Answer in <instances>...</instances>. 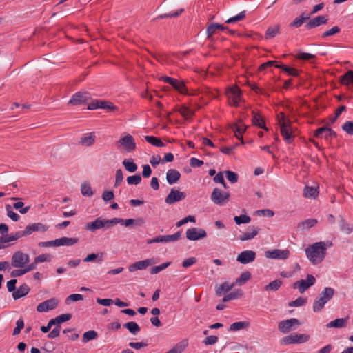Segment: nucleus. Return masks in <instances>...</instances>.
Wrapping results in <instances>:
<instances>
[{
  "mask_svg": "<svg viewBox=\"0 0 353 353\" xmlns=\"http://www.w3.org/2000/svg\"><path fill=\"white\" fill-rule=\"evenodd\" d=\"M305 254L310 261L316 265L323 261L326 254L325 242H316L305 249Z\"/></svg>",
  "mask_w": 353,
  "mask_h": 353,
  "instance_id": "f257e3e1",
  "label": "nucleus"
},
{
  "mask_svg": "<svg viewBox=\"0 0 353 353\" xmlns=\"http://www.w3.org/2000/svg\"><path fill=\"white\" fill-rule=\"evenodd\" d=\"M280 123V130L282 137L288 143H292L294 141V137L290 132V123H288L285 121V116L284 113L281 112L279 116Z\"/></svg>",
  "mask_w": 353,
  "mask_h": 353,
  "instance_id": "f03ea898",
  "label": "nucleus"
},
{
  "mask_svg": "<svg viewBox=\"0 0 353 353\" xmlns=\"http://www.w3.org/2000/svg\"><path fill=\"white\" fill-rule=\"evenodd\" d=\"M30 261V256L21 251L14 252L11 259V265L14 268H23Z\"/></svg>",
  "mask_w": 353,
  "mask_h": 353,
  "instance_id": "7ed1b4c3",
  "label": "nucleus"
},
{
  "mask_svg": "<svg viewBox=\"0 0 353 353\" xmlns=\"http://www.w3.org/2000/svg\"><path fill=\"white\" fill-rule=\"evenodd\" d=\"M230 194L228 192L221 191L219 188H215L211 194L212 201L218 205H225L230 199Z\"/></svg>",
  "mask_w": 353,
  "mask_h": 353,
  "instance_id": "20e7f679",
  "label": "nucleus"
},
{
  "mask_svg": "<svg viewBox=\"0 0 353 353\" xmlns=\"http://www.w3.org/2000/svg\"><path fill=\"white\" fill-rule=\"evenodd\" d=\"M316 282L315 277L312 274H307L306 280L301 279L293 283L294 288H298L300 293H303L306 290L312 286Z\"/></svg>",
  "mask_w": 353,
  "mask_h": 353,
  "instance_id": "39448f33",
  "label": "nucleus"
},
{
  "mask_svg": "<svg viewBox=\"0 0 353 353\" xmlns=\"http://www.w3.org/2000/svg\"><path fill=\"white\" fill-rule=\"evenodd\" d=\"M90 99L89 92H77L72 96L68 103L72 105H81L87 103Z\"/></svg>",
  "mask_w": 353,
  "mask_h": 353,
  "instance_id": "423d86ee",
  "label": "nucleus"
},
{
  "mask_svg": "<svg viewBox=\"0 0 353 353\" xmlns=\"http://www.w3.org/2000/svg\"><path fill=\"white\" fill-rule=\"evenodd\" d=\"M161 80L171 85L176 90L180 93L188 94V89L184 82L179 81L174 78L169 77L167 76L161 77Z\"/></svg>",
  "mask_w": 353,
  "mask_h": 353,
  "instance_id": "0eeeda50",
  "label": "nucleus"
},
{
  "mask_svg": "<svg viewBox=\"0 0 353 353\" xmlns=\"http://www.w3.org/2000/svg\"><path fill=\"white\" fill-rule=\"evenodd\" d=\"M310 339V336L303 334H290L283 338L282 341L285 345L303 343L307 342Z\"/></svg>",
  "mask_w": 353,
  "mask_h": 353,
  "instance_id": "6e6552de",
  "label": "nucleus"
},
{
  "mask_svg": "<svg viewBox=\"0 0 353 353\" xmlns=\"http://www.w3.org/2000/svg\"><path fill=\"white\" fill-rule=\"evenodd\" d=\"M299 325L301 323L297 319L292 318L280 321L278 324V329L281 332L285 334L289 332L294 326Z\"/></svg>",
  "mask_w": 353,
  "mask_h": 353,
  "instance_id": "1a4fd4ad",
  "label": "nucleus"
},
{
  "mask_svg": "<svg viewBox=\"0 0 353 353\" xmlns=\"http://www.w3.org/2000/svg\"><path fill=\"white\" fill-rule=\"evenodd\" d=\"M107 109L110 111L115 110L117 108L111 102H108L102 100H94L88 103V110H96V109Z\"/></svg>",
  "mask_w": 353,
  "mask_h": 353,
  "instance_id": "9d476101",
  "label": "nucleus"
},
{
  "mask_svg": "<svg viewBox=\"0 0 353 353\" xmlns=\"http://www.w3.org/2000/svg\"><path fill=\"white\" fill-rule=\"evenodd\" d=\"M58 304V299L53 297L40 303L37 307V311L39 312H46L55 309Z\"/></svg>",
  "mask_w": 353,
  "mask_h": 353,
  "instance_id": "9b49d317",
  "label": "nucleus"
},
{
  "mask_svg": "<svg viewBox=\"0 0 353 353\" xmlns=\"http://www.w3.org/2000/svg\"><path fill=\"white\" fill-rule=\"evenodd\" d=\"M290 254V253L288 250L274 249L265 252V256L266 258L273 259H287Z\"/></svg>",
  "mask_w": 353,
  "mask_h": 353,
  "instance_id": "f8f14e48",
  "label": "nucleus"
},
{
  "mask_svg": "<svg viewBox=\"0 0 353 353\" xmlns=\"http://www.w3.org/2000/svg\"><path fill=\"white\" fill-rule=\"evenodd\" d=\"M127 152H131L136 149V143L133 137L129 134L121 137L118 141Z\"/></svg>",
  "mask_w": 353,
  "mask_h": 353,
  "instance_id": "ddd939ff",
  "label": "nucleus"
},
{
  "mask_svg": "<svg viewBox=\"0 0 353 353\" xmlns=\"http://www.w3.org/2000/svg\"><path fill=\"white\" fill-rule=\"evenodd\" d=\"M314 137L316 138H324L329 140L332 138L336 137V133L332 129L323 126L317 128L314 132Z\"/></svg>",
  "mask_w": 353,
  "mask_h": 353,
  "instance_id": "4468645a",
  "label": "nucleus"
},
{
  "mask_svg": "<svg viewBox=\"0 0 353 353\" xmlns=\"http://www.w3.org/2000/svg\"><path fill=\"white\" fill-rule=\"evenodd\" d=\"M181 235V232L178 231L177 232L172 235L158 236L154 239L148 240V243L151 244L154 243H168L171 241H176L180 239Z\"/></svg>",
  "mask_w": 353,
  "mask_h": 353,
  "instance_id": "2eb2a0df",
  "label": "nucleus"
},
{
  "mask_svg": "<svg viewBox=\"0 0 353 353\" xmlns=\"http://www.w3.org/2000/svg\"><path fill=\"white\" fill-rule=\"evenodd\" d=\"M186 238L190 241H197L207 236L205 230L201 228H192L186 231Z\"/></svg>",
  "mask_w": 353,
  "mask_h": 353,
  "instance_id": "dca6fc26",
  "label": "nucleus"
},
{
  "mask_svg": "<svg viewBox=\"0 0 353 353\" xmlns=\"http://www.w3.org/2000/svg\"><path fill=\"white\" fill-rule=\"evenodd\" d=\"M154 263H156V260L154 259H148L145 260H141L131 264L128 267V270L131 272H134L136 270H145L148 267Z\"/></svg>",
  "mask_w": 353,
  "mask_h": 353,
  "instance_id": "f3484780",
  "label": "nucleus"
},
{
  "mask_svg": "<svg viewBox=\"0 0 353 353\" xmlns=\"http://www.w3.org/2000/svg\"><path fill=\"white\" fill-rule=\"evenodd\" d=\"M185 197L186 194L185 192L172 188L165 197V201L167 204L171 205L184 199Z\"/></svg>",
  "mask_w": 353,
  "mask_h": 353,
  "instance_id": "a211bd4d",
  "label": "nucleus"
},
{
  "mask_svg": "<svg viewBox=\"0 0 353 353\" xmlns=\"http://www.w3.org/2000/svg\"><path fill=\"white\" fill-rule=\"evenodd\" d=\"M256 255L254 251L244 250L238 254L236 261L241 264H248L255 260Z\"/></svg>",
  "mask_w": 353,
  "mask_h": 353,
  "instance_id": "6ab92c4d",
  "label": "nucleus"
},
{
  "mask_svg": "<svg viewBox=\"0 0 353 353\" xmlns=\"http://www.w3.org/2000/svg\"><path fill=\"white\" fill-rule=\"evenodd\" d=\"M227 95L234 106H238L241 99V91L237 86L230 88L227 91Z\"/></svg>",
  "mask_w": 353,
  "mask_h": 353,
  "instance_id": "aec40b11",
  "label": "nucleus"
},
{
  "mask_svg": "<svg viewBox=\"0 0 353 353\" xmlns=\"http://www.w3.org/2000/svg\"><path fill=\"white\" fill-rule=\"evenodd\" d=\"M49 227L41 223H34L28 225L25 228V232L27 236L30 235L34 232H46L48 230Z\"/></svg>",
  "mask_w": 353,
  "mask_h": 353,
  "instance_id": "412c9836",
  "label": "nucleus"
},
{
  "mask_svg": "<svg viewBox=\"0 0 353 353\" xmlns=\"http://www.w3.org/2000/svg\"><path fill=\"white\" fill-rule=\"evenodd\" d=\"M328 21L327 16H318L310 20L305 26L307 29H312L322 24L327 23Z\"/></svg>",
  "mask_w": 353,
  "mask_h": 353,
  "instance_id": "4be33fe9",
  "label": "nucleus"
},
{
  "mask_svg": "<svg viewBox=\"0 0 353 353\" xmlns=\"http://www.w3.org/2000/svg\"><path fill=\"white\" fill-rule=\"evenodd\" d=\"M30 291V287L26 283L23 284L16 289V290L12 293V297L14 300H17L27 295Z\"/></svg>",
  "mask_w": 353,
  "mask_h": 353,
  "instance_id": "5701e85b",
  "label": "nucleus"
},
{
  "mask_svg": "<svg viewBox=\"0 0 353 353\" xmlns=\"http://www.w3.org/2000/svg\"><path fill=\"white\" fill-rule=\"evenodd\" d=\"M181 177V173L175 169H170L166 173V180L170 185L176 183Z\"/></svg>",
  "mask_w": 353,
  "mask_h": 353,
  "instance_id": "b1692460",
  "label": "nucleus"
},
{
  "mask_svg": "<svg viewBox=\"0 0 353 353\" xmlns=\"http://www.w3.org/2000/svg\"><path fill=\"white\" fill-rule=\"evenodd\" d=\"M228 30V27L224 26L221 24L215 23H210L207 27V29H206L207 37L208 38L211 37L213 34H214L216 33V30Z\"/></svg>",
  "mask_w": 353,
  "mask_h": 353,
  "instance_id": "393cba45",
  "label": "nucleus"
},
{
  "mask_svg": "<svg viewBox=\"0 0 353 353\" xmlns=\"http://www.w3.org/2000/svg\"><path fill=\"white\" fill-rule=\"evenodd\" d=\"M103 227H104L103 219H102L101 218H97L92 222L87 223L85 228L87 230L94 232V231L101 229Z\"/></svg>",
  "mask_w": 353,
  "mask_h": 353,
  "instance_id": "a878e982",
  "label": "nucleus"
},
{
  "mask_svg": "<svg viewBox=\"0 0 353 353\" xmlns=\"http://www.w3.org/2000/svg\"><path fill=\"white\" fill-rule=\"evenodd\" d=\"M72 318L71 314H62L59 316H57V317L50 319V325H60L61 323L66 322L69 320H70Z\"/></svg>",
  "mask_w": 353,
  "mask_h": 353,
  "instance_id": "bb28decb",
  "label": "nucleus"
},
{
  "mask_svg": "<svg viewBox=\"0 0 353 353\" xmlns=\"http://www.w3.org/2000/svg\"><path fill=\"white\" fill-rule=\"evenodd\" d=\"M335 294L334 288L330 287L325 288L323 291L319 294V297L323 300L326 303L330 301Z\"/></svg>",
  "mask_w": 353,
  "mask_h": 353,
  "instance_id": "cd10ccee",
  "label": "nucleus"
},
{
  "mask_svg": "<svg viewBox=\"0 0 353 353\" xmlns=\"http://www.w3.org/2000/svg\"><path fill=\"white\" fill-rule=\"evenodd\" d=\"M252 124L259 127V128L264 129L268 131V129L265 126V123L263 119L259 113H256L254 111H252Z\"/></svg>",
  "mask_w": 353,
  "mask_h": 353,
  "instance_id": "c85d7f7f",
  "label": "nucleus"
},
{
  "mask_svg": "<svg viewBox=\"0 0 353 353\" xmlns=\"http://www.w3.org/2000/svg\"><path fill=\"white\" fill-rule=\"evenodd\" d=\"M348 318H339L336 319L334 321H330L329 323L326 325L327 328L336 327V328H342L346 327L347 324Z\"/></svg>",
  "mask_w": 353,
  "mask_h": 353,
  "instance_id": "c756f323",
  "label": "nucleus"
},
{
  "mask_svg": "<svg viewBox=\"0 0 353 353\" xmlns=\"http://www.w3.org/2000/svg\"><path fill=\"white\" fill-rule=\"evenodd\" d=\"M77 238L61 237L57 239V243L58 246H71L78 242Z\"/></svg>",
  "mask_w": 353,
  "mask_h": 353,
  "instance_id": "7c9ffc66",
  "label": "nucleus"
},
{
  "mask_svg": "<svg viewBox=\"0 0 353 353\" xmlns=\"http://www.w3.org/2000/svg\"><path fill=\"white\" fill-rule=\"evenodd\" d=\"M96 136L94 132L85 134L81 139V143L83 145L91 146L95 142Z\"/></svg>",
  "mask_w": 353,
  "mask_h": 353,
  "instance_id": "2f4dec72",
  "label": "nucleus"
},
{
  "mask_svg": "<svg viewBox=\"0 0 353 353\" xmlns=\"http://www.w3.org/2000/svg\"><path fill=\"white\" fill-rule=\"evenodd\" d=\"M250 232H247L243 233L242 235L239 236V239L242 241H248L253 239L254 236L257 235L259 233V229L255 227H249Z\"/></svg>",
  "mask_w": 353,
  "mask_h": 353,
  "instance_id": "473e14b6",
  "label": "nucleus"
},
{
  "mask_svg": "<svg viewBox=\"0 0 353 353\" xmlns=\"http://www.w3.org/2000/svg\"><path fill=\"white\" fill-rule=\"evenodd\" d=\"M235 283L230 284L228 282H224L221 284L216 290L217 296H221L224 293L228 292L234 286Z\"/></svg>",
  "mask_w": 353,
  "mask_h": 353,
  "instance_id": "72a5a7b5",
  "label": "nucleus"
},
{
  "mask_svg": "<svg viewBox=\"0 0 353 353\" xmlns=\"http://www.w3.org/2000/svg\"><path fill=\"white\" fill-rule=\"evenodd\" d=\"M341 83L347 86L353 85V70H348L342 75L341 77Z\"/></svg>",
  "mask_w": 353,
  "mask_h": 353,
  "instance_id": "f704fd0d",
  "label": "nucleus"
},
{
  "mask_svg": "<svg viewBox=\"0 0 353 353\" xmlns=\"http://www.w3.org/2000/svg\"><path fill=\"white\" fill-rule=\"evenodd\" d=\"M250 326V323L248 321H238L233 323L230 325L229 327V331L236 332L242 329H245Z\"/></svg>",
  "mask_w": 353,
  "mask_h": 353,
  "instance_id": "c9c22d12",
  "label": "nucleus"
},
{
  "mask_svg": "<svg viewBox=\"0 0 353 353\" xmlns=\"http://www.w3.org/2000/svg\"><path fill=\"white\" fill-rule=\"evenodd\" d=\"M184 11V9L180 8L179 10H176V11L170 12L169 13L166 14H162L158 15L155 19H154V21H157L159 19H167V18H174L179 17L183 12Z\"/></svg>",
  "mask_w": 353,
  "mask_h": 353,
  "instance_id": "e433bc0d",
  "label": "nucleus"
},
{
  "mask_svg": "<svg viewBox=\"0 0 353 353\" xmlns=\"http://www.w3.org/2000/svg\"><path fill=\"white\" fill-rule=\"evenodd\" d=\"M280 26L276 25L274 26H270L268 28L265 34V38L267 39H272L276 37L279 33Z\"/></svg>",
  "mask_w": 353,
  "mask_h": 353,
  "instance_id": "4c0bfd02",
  "label": "nucleus"
},
{
  "mask_svg": "<svg viewBox=\"0 0 353 353\" xmlns=\"http://www.w3.org/2000/svg\"><path fill=\"white\" fill-rule=\"evenodd\" d=\"M243 292L241 289H238L232 292H230L223 298V302H228L231 300H234L238 298H240L243 296Z\"/></svg>",
  "mask_w": 353,
  "mask_h": 353,
  "instance_id": "58836bf2",
  "label": "nucleus"
},
{
  "mask_svg": "<svg viewBox=\"0 0 353 353\" xmlns=\"http://www.w3.org/2000/svg\"><path fill=\"white\" fill-rule=\"evenodd\" d=\"M123 166L125 167V170L128 171L129 172H134L137 170V165L134 162V160L132 159H125L122 162Z\"/></svg>",
  "mask_w": 353,
  "mask_h": 353,
  "instance_id": "ea45409f",
  "label": "nucleus"
},
{
  "mask_svg": "<svg viewBox=\"0 0 353 353\" xmlns=\"http://www.w3.org/2000/svg\"><path fill=\"white\" fill-rule=\"evenodd\" d=\"M318 223L316 219H308L299 223L298 228L302 230L310 229L314 227Z\"/></svg>",
  "mask_w": 353,
  "mask_h": 353,
  "instance_id": "a19ab883",
  "label": "nucleus"
},
{
  "mask_svg": "<svg viewBox=\"0 0 353 353\" xmlns=\"http://www.w3.org/2000/svg\"><path fill=\"white\" fill-rule=\"evenodd\" d=\"M276 68L281 69L283 71L286 72L288 74L291 75L292 77H298L299 76V71L294 68H290L284 64L276 65Z\"/></svg>",
  "mask_w": 353,
  "mask_h": 353,
  "instance_id": "79ce46f5",
  "label": "nucleus"
},
{
  "mask_svg": "<svg viewBox=\"0 0 353 353\" xmlns=\"http://www.w3.org/2000/svg\"><path fill=\"white\" fill-rule=\"evenodd\" d=\"M124 327L132 334H137L141 330L139 325L134 321L125 323Z\"/></svg>",
  "mask_w": 353,
  "mask_h": 353,
  "instance_id": "37998d69",
  "label": "nucleus"
},
{
  "mask_svg": "<svg viewBox=\"0 0 353 353\" xmlns=\"http://www.w3.org/2000/svg\"><path fill=\"white\" fill-rule=\"evenodd\" d=\"M145 140L156 147H163L165 145L164 143L159 138L154 136H145Z\"/></svg>",
  "mask_w": 353,
  "mask_h": 353,
  "instance_id": "c03bdc74",
  "label": "nucleus"
},
{
  "mask_svg": "<svg viewBox=\"0 0 353 353\" xmlns=\"http://www.w3.org/2000/svg\"><path fill=\"white\" fill-rule=\"evenodd\" d=\"M318 193L317 188L307 185L305 187L303 190V195L306 198H315Z\"/></svg>",
  "mask_w": 353,
  "mask_h": 353,
  "instance_id": "a18cd8bd",
  "label": "nucleus"
},
{
  "mask_svg": "<svg viewBox=\"0 0 353 353\" xmlns=\"http://www.w3.org/2000/svg\"><path fill=\"white\" fill-rule=\"evenodd\" d=\"M81 192L84 196H92L93 192L92 190L90 184L88 182H83L81 185Z\"/></svg>",
  "mask_w": 353,
  "mask_h": 353,
  "instance_id": "49530a36",
  "label": "nucleus"
},
{
  "mask_svg": "<svg viewBox=\"0 0 353 353\" xmlns=\"http://www.w3.org/2000/svg\"><path fill=\"white\" fill-rule=\"evenodd\" d=\"M98 336V333L94 330H90L85 332L82 336V342L84 343H88L91 340L96 339Z\"/></svg>",
  "mask_w": 353,
  "mask_h": 353,
  "instance_id": "de8ad7c7",
  "label": "nucleus"
},
{
  "mask_svg": "<svg viewBox=\"0 0 353 353\" xmlns=\"http://www.w3.org/2000/svg\"><path fill=\"white\" fill-rule=\"evenodd\" d=\"M282 281L280 279H275L270 282L268 285H265V290L266 291H276L281 287Z\"/></svg>",
  "mask_w": 353,
  "mask_h": 353,
  "instance_id": "09e8293b",
  "label": "nucleus"
},
{
  "mask_svg": "<svg viewBox=\"0 0 353 353\" xmlns=\"http://www.w3.org/2000/svg\"><path fill=\"white\" fill-rule=\"evenodd\" d=\"M84 262H92L96 261L97 263H101L103 261V253H101L100 256L99 254L92 253L88 254L84 259Z\"/></svg>",
  "mask_w": 353,
  "mask_h": 353,
  "instance_id": "8fccbe9b",
  "label": "nucleus"
},
{
  "mask_svg": "<svg viewBox=\"0 0 353 353\" xmlns=\"http://www.w3.org/2000/svg\"><path fill=\"white\" fill-rule=\"evenodd\" d=\"M309 19V17H304L303 14L299 17H296L292 22H291L290 26L293 28H299L305 21L308 20Z\"/></svg>",
  "mask_w": 353,
  "mask_h": 353,
  "instance_id": "3c124183",
  "label": "nucleus"
},
{
  "mask_svg": "<svg viewBox=\"0 0 353 353\" xmlns=\"http://www.w3.org/2000/svg\"><path fill=\"white\" fill-rule=\"evenodd\" d=\"M340 229L346 234H350L353 232V226L347 223L343 218L341 219L339 223Z\"/></svg>",
  "mask_w": 353,
  "mask_h": 353,
  "instance_id": "603ef678",
  "label": "nucleus"
},
{
  "mask_svg": "<svg viewBox=\"0 0 353 353\" xmlns=\"http://www.w3.org/2000/svg\"><path fill=\"white\" fill-rule=\"evenodd\" d=\"M326 303L319 296L313 303L312 309L314 312L322 310Z\"/></svg>",
  "mask_w": 353,
  "mask_h": 353,
  "instance_id": "864d4df0",
  "label": "nucleus"
},
{
  "mask_svg": "<svg viewBox=\"0 0 353 353\" xmlns=\"http://www.w3.org/2000/svg\"><path fill=\"white\" fill-rule=\"evenodd\" d=\"M250 278H251L250 272L248 271L244 272L241 273V274L240 275V276L238 279H236L235 283L240 285H243L245 282H247L248 280H250Z\"/></svg>",
  "mask_w": 353,
  "mask_h": 353,
  "instance_id": "5fc2aeb1",
  "label": "nucleus"
},
{
  "mask_svg": "<svg viewBox=\"0 0 353 353\" xmlns=\"http://www.w3.org/2000/svg\"><path fill=\"white\" fill-rule=\"evenodd\" d=\"M170 264H171V262H166V263H163L158 266H153L152 268H150V273L151 274H156L159 273V272L166 269L168 266L170 265Z\"/></svg>",
  "mask_w": 353,
  "mask_h": 353,
  "instance_id": "6e6d98bb",
  "label": "nucleus"
},
{
  "mask_svg": "<svg viewBox=\"0 0 353 353\" xmlns=\"http://www.w3.org/2000/svg\"><path fill=\"white\" fill-rule=\"evenodd\" d=\"M23 206H24V203L21 201H18L13 204V208L14 209L19 210V212L22 214H26L30 209V206H26V207H23Z\"/></svg>",
  "mask_w": 353,
  "mask_h": 353,
  "instance_id": "4d7b16f0",
  "label": "nucleus"
},
{
  "mask_svg": "<svg viewBox=\"0 0 353 353\" xmlns=\"http://www.w3.org/2000/svg\"><path fill=\"white\" fill-rule=\"evenodd\" d=\"M6 210L7 212V216L13 221H18L19 220L20 216L12 210V207L10 205H6Z\"/></svg>",
  "mask_w": 353,
  "mask_h": 353,
  "instance_id": "13d9d810",
  "label": "nucleus"
},
{
  "mask_svg": "<svg viewBox=\"0 0 353 353\" xmlns=\"http://www.w3.org/2000/svg\"><path fill=\"white\" fill-rule=\"evenodd\" d=\"M141 176L140 174H137L132 176H129L127 178V183L128 185H138L141 182Z\"/></svg>",
  "mask_w": 353,
  "mask_h": 353,
  "instance_id": "bf43d9fd",
  "label": "nucleus"
},
{
  "mask_svg": "<svg viewBox=\"0 0 353 353\" xmlns=\"http://www.w3.org/2000/svg\"><path fill=\"white\" fill-rule=\"evenodd\" d=\"M234 220L237 225H241L242 223H250L251 221V219L249 216H248L246 214H241L240 216H234Z\"/></svg>",
  "mask_w": 353,
  "mask_h": 353,
  "instance_id": "052dcab7",
  "label": "nucleus"
},
{
  "mask_svg": "<svg viewBox=\"0 0 353 353\" xmlns=\"http://www.w3.org/2000/svg\"><path fill=\"white\" fill-rule=\"evenodd\" d=\"M8 240L10 241H17L23 236H27L25 230L23 231H17L14 233H12L10 234H8Z\"/></svg>",
  "mask_w": 353,
  "mask_h": 353,
  "instance_id": "680f3d73",
  "label": "nucleus"
},
{
  "mask_svg": "<svg viewBox=\"0 0 353 353\" xmlns=\"http://www.w3.org/2000/svg\"><path fill=\"white\" fill-rule=\"evenodd\" d=\"M123 222V219L121 218H113L110 220L103 219L104 227L106 226L108 228H112L117 223Z\"/></svg>",
  "mask_w": 353,
  "mask_h": 353,
  "instance_id": "e2e57ef3",
  "label": "nucleus"
},
{
  "mask_svg": "<svg viewBox=\"0 0 353 353\" xmlns=\"http://www.w3.org/2000/svg\"><path fill=\"white\" fill-rule=\"evenodd\" d=\"M35 263H43L46 261H51L52 259V256L50 254H41L35 258Z\"/></svg>",
  "mask_w": 353,
  "mask_h": 353,
  "instance_id": "0e129e2a",
  "label": "nucleus"
},
{
  "mask_svg": "<svg viewBox=\"0 0 353 353\" xmlns=\"http://www.w3.org/2000/svg\"><path fill=\"white\" fill-rule=\"evenodd\" d=\"M245 17V11L243 10L239 13L236 16L232 17L229 18L228 20H226L227 23H236L237 21L243 20Z\"/></svg>",
  "mask_w": 353,
  "mask_h": 353,
  "instance_id": "69168bd1",
  "label": "nucleus"
},
{
  "mask_svg": "<svg viewBox=\"0 0 353 353\" xmlns=\"http://www.w3.org/2000/svg\"><path fill=\"white\" fill-rule=\"evenodd\" d=\"M83 299V296L80 294H72L68 296L65 299L66 304H70L72 302L81 301Z\"/></svg>",
  "mask_w": 353,
  "mask_h": 353,
  "instance_id": "338daca9",
  "label": "nucleus"
},
{
  "mask_svg": "<svg viewBox=\"0 0 353 353\" xmlns=\"http://www.w3.org/2000/svg\"><path fill=\"white\" fill-rule=\"evenodd\" d=\"M342 129L347 134L353 135V121H346L343 125Z\"/></svg>",
  "mask_w": 353,
  "mask_h": 353,
  "instance_id": "774afa93",
  "label": "nucleus"
}]
</instances>
